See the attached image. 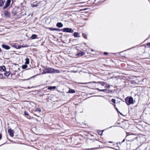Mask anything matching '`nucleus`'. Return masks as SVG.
<instances>
[{"label":"nucleus","mask_w":150,"mask_h":150,"mask_svg":"<svg viewBox=\"0 0 150 150\" xmlns=\"http://www.w3.org/2000/svg\"><path fill=\"white\" fill-rule=\"evenodd\" d=\"M125 102L128 105H130L134 103L135 101H134L133 98L131 96L127 97L125 99Z\"/></svg>","instance_id":"nucleus-1"},{"label":"nucleus","mask_w":150,"mask_h":150,"mask_svg":"<svg viewBox=\"0 0 150 150\" xmlns=\"http://www.w3.org/2000/svg\"><path fill=\"white\" fill-rule=\"evenodd\" d=\"M63 31L64 32L73 33L74 31L71 28H65L63 29Z\"/></svg>","instance_id":"nucleus-2"},{"label":"nucleus","mask_w":150,"mask_h":150,"mask_svg":"<svg viewBox=\"0 0 150 150\" xmlns=\"http://www.w3.org/2000/svg\"><path fill=\"white\" fill-rule=\"evenodd\" d=\"M11 0H7L6 1L5 6L3 7L4 9L10 6L11 3Z\"/></svg>","instance_id":"nucleus-3"},{"label":"nucleus","mask_w":150,"mask_h":150,"mask_svg":"<svg viewBox=\"0 0 150 150\" xmlns=\"http://www.w3.org/2000/svg\"><path fill=\"white\" fill-rule=\"evenodd\" d=\"M129 124L126 121H122V125L123 126V128L124 129H126L127 128Z\"/></svg>","instance_id":"nucleus-4"},{"label":"nucleus","mask_w":150,"mask_h":150,"mask_svg":"<svg viewBox=\"0 0 150 150\" xmlns=\"http://www.w3.org/2000/svg\"><path fill=\"white\" fill-rule=\"evenodd\" d=\"M8 132L9 134V135L11 137H13V130L11 129L8 128Z\"/></svg>","instance_id":"nucleus-5"},{"label":"nucleus","mask_w":150,"mask_h":150,"mask_svg":"<svg viewBox=\"0 0 150 150\" xmlns=\"http://www.w3.org/2000/svg\"><path fill=\"white\" fill-rule=\"evenodd\" d=\"M1 46L3 48H4L6 50H8L10 48V47L9 46L6 45L5 44H2Z\"/></svg>","instance_id":"nucleus-6"},{"label":"nucleus","mask_w":150,"mask_h":150,"mask_svg":"<svg viewBox=\"0 0 150 150\" xmlns=\"http://www.w3.org/2000/svg\"><path fill=\"white\" fill-rule=\"evenodd\" d=\"M4 14L5 16L7 17H9L10 13H9L7 11H4Z\"/></svg>","instance_id":"nucleus-7"},{"label":"nucleus","mask_w":150,"mask_h":150,"mask_svg":"<svg viewBox=\"0 0 150 150\" xmlns=\"http://www.w3.org/2000/svg\"><path fill=\"white\" fill-rule=\"evenodd\" d=\"M5 2V0H0V7L3 6Z\"/></svg>","instance_id":"nucleus-8"},{"label":"nucleus","mask_w":150,"mask_h":150,"mask_svg":"<svg viewBox=\"0 0 150 150\" xmlns=\"http://www.w3.org/2000/svg\"><path fill=\"white\" fill-rule=\"evenodd\" d=\"M84 54H85L84 52H81V51H80L78 54V55L79 56H82L83 55H84Z\"/></svg>","instance_id":"nucleus-9"},{"label":"nucleus","mask_w":150,"mask_h":150,"mask_svg":"<svg viewBox=\"0 0 150 150\" xmlns=\"http://www.w3.org/2000/svg\"><path fill=\"white\" fill-rule=\"evenodd\" d=\"M57 26L58 27H62L63 26V25L62 23H57Z\"/></svg>","instance_id":"nucleus-10"},{"label":"nucleus","mask_w":150,"mask_h":150,"mask_svg":"<svg viewBox=\"0 0 150 150\" xmlns=\"http://www.w3.org/2000/svg\"><path fill=\"white\" fill-rule=\"evenodd\" d=\"M4 74L6 76L8 77L9 76L10 74V73L8 71H6L4 73Z\"/></svg>","instance_id":"nucleus-11"},{"label":"nucleus","mask_w":150,"mask_h":150,"mask_svg":"<svg viewBox=\"0 0 150 150\" xmlns=\"http://www.w3.org/2000/svg\"><path fill=\"white\" fill-rule=\"evenodd\" d=\"M37 36L35 34L33 35L31 37V38L32 39H34L37 38Z\"/></svg>","instance_id":"nucleus-12"},{"label":"nucleus","mask_w":150,"mask_h":150,"mask_svg":"<svg viewBox=\"0 0 150 150\" xmlns=\"http://www.w3.org/2000/svg\"><path fill=\"white\" fill-rule=\"evenodd\" d=\"M69 92L70 93H74L75 92V91L74 90L69 89Z\"/></svg>","instance_id":"nucleus-13"},{"label":"nucleus","mask_w":150,"mask_h":150,"mask_svg":"<svg viewBox=\"0 0 150 150\" xmlns=\"http://www.w3.org/2000/svg\"><path fill=\"white\" fill-rule=\"evenodd\" d=\"M25 64H29V59L28 58H26L25 59Z\"/></svg>","instance_id":"nucleus-14"},{"label":"nucleus","mask_w":150,"mask_h":150,"mask_svg":"<svg viewBox=\"0 0 150 150\" xmlns=\"http://www.w3.org/2000/svg\"><path fill=\"white\" fill-rule=\"evenodd\" d=\"M54 72V69L51 68L48 69V72L49 73H52Z\"/></svg>","instance_id":"nucleus-15"},{"label":"nucleus","mask_w":150,"mask_h":150,"mask_svg":"<svg viewBox=\"0 0 150 150\" xmlns=\"http://www.w3.org/2000/svg\"><path fill=\"white\" fill-rule=\"evenodd\" d=\"M49 29L51 30H52V31H53V30H56V31H57V30H59V29H56V28H49Z\"/></svg>","instance_id":"nucleus-16"},{"label":"nucleus","mask_w":150,"mask_h":150,"mask_svg":"<svg viewBox=\"0 0 150 150\" xmlns=\"http://www.w3.org/2000/svg\"><path fill=\"white\" fill-rule=\"evenodd\" d=\"M74 35L75 37H79V34L77 32H75L74 33Z\"/></svg>","instance_id":"nucleus-17"},{"label":"nucleus","mask_w":150,"mask_h":150,"mask_svg":"<svg viewBox=\"0 0 150 150\" xmlns=\"http://www.w3.org/2000/svg\"><path fill=\"white\" fill-rule=\"evenodd\" d=\"M56 88V87L55 86H50L48 88V90H52L53 89H55Z\"/></svg>","instance_id":"nucleus-18"},{"label":"nucleus","mask_w":150,"mask_h":150,"mask_svg":"<svg viewBox=\"0 0 150 150\" xmlns=\"http://www.w3.org/2000/svg\"><path fill=\"white\" fill-rule=\"evenodd\" d=\"M105 83L104 82H99V85H101L102 86H104Z\"/></svg>","instance_id":"nucleus-19"},{"label":"nucleus","mask_w":150,"mask_h":150,"mask_svg":"<svg viewBox=\"0 0 150 150\" xmlns=\"http://www.w3.org/2000/svg\"><path fill=\"white\" fill-rule=\"evenodd\" d=\"M27 67L28 66L27 65H26L25 64V65H23L22 66V69H25L27 68Z\"/></svg>","instance_id":"nucleus-20"},{"label":"nucleus","mask_w":150,"mask_h":150,"mask_svg":"<svg viewBox=\"0 0 150 150\" xmlns=\"http://www.w3.org/2000/svg\"><path fill=\"white\" fill-rule=\"evenodd\" d=\"M21 47H22L21 46H16V48L17 49H20Z\"/></svg>","instance_id":"nucleus-21"},{"label":"nucleus","mask_w":150,"mask_h":150,"mask_svg":"<svg viewBox=\"0 0 150 150\" xmlns=\"http://www.w3.org/2000/svg\"><path fill=\"white\" fill-rule=\"evenodd\" d=\"M83 36L85 39H87V36L86 34H83Z\"/></svg>","instance_id":"nucleus-22"},{"label":"nucleus","mask_w":150,"mask_h":150,"mask_svg":"<svg viewBox=\"0 0 150 150\" xmlns=\"http://www.w3.org/2000/svg\"><path fill=\"white\" fill-rule=\"evenodd\" d=\"M111 101L114 103H115V100L114 99H112L111 100Z\"/></svg>","instance_id":"nucleus-23"},{"label":"nucleus","mask_w":150,"mask_h":150,"mask_svg":"<svg viewBox=\"0 0 150 150\" xmlns=\"http://www.w3.org/2000/svg\"><path fill=\"white\" fill-rule=\"evenodd\" d=\"M98 133L101 135H102L103 134V132L99 131Z\"/></svg>","instance_id":"nucleus-24"},{"label":"nucleus","mask_w":150,"mask_h":150,"mask_svg":"<svg viewBox=\"0 0 150 150\" xmlns=\"http://www.w3.org/2000/svg\"><path fill=\"white\" fill-rule=\"evenodd\" d=\"M119 144L118 143H117V147H117V148L116 149H117V150H119V146H118V144Z\"/></svg>","instance_id":"nucleus-25"},{"label":"nucleus","mask_w":150,"mask_h":150,"mask_svg":"<svg viewBox=\"0 0 150 150\" xmlns=\"http://www.w3.org/2000/svg\"><path fill=\"white\" fill-rule=\"evenodd\" d=\"M22 47H27V46L26 45H23V46H21Z\"/></svg>","instance_id":"nucleus-26"},{"label":"nucleus","mask_w":150,"mask_h":150,"mask_svg":"<svg viewBox=\"0 0 150 150\" xmlns=\"http://www.w3.org/2000/svg\"><path fill=\"white\" fill-rule=\"evenodd\" d=\"M147 46H150V42H149V43H148L147 44Z\"/></svg>","instance_id":"nucleus-27"},{"label":"nucleus","mask_w":150,"mask_h":150,"mask_svg":"<svg viewBox=\"0 0 150 150\" xmlns=\"http://www.w3.org/2000/svg\"><path fill=\"white\" fill-rule=\"evenodd\" d=\"M116 110H117V111H118V112H119L120 113L121 115H122V113L121 112H120L118 111V109H117V108H116Z\"/></svg>","instance_id":"nucleus-28"},{"label":"nucleus","mask_w":150,"mask_h":150,"mask_svg":"<svg viewBox=\"0 0 150 150\" xmlns=\"http://www.w3.org/2000/svg\"><path fill=\"white\" fill-rule=\"evenodd\" d=\"M105 89H103V90H100V91H105Z\"/></svg>","instance_id":"nucleus-29"},{"label":"nucleus","mask_w":150,"mask_h":150,"mask_svg":"<svg viewBox=\"0 0 150 150\" xmlns=\"http://www.w3.org/2000/svg\"><path fill=\"white\" fill-rule=\"evenodd\" d=\"M125 82L124 81L122 82V85L124 84V85H125Z\"/></svg>","instance_id":"nucleus-30"},{"label":"nucleus","mask_w":150,"mask_h":150,"mask_svg":"<svg viewBox=\"0 0 150 150\" xmlns=\"http://www.w3.org/2000/svg\"><path fill=\"white\" fill-rule=\"evenodd\" d=\"M104 54H107L108 53L106 52H104Z\"/></svg>","instance_id":"nucleus-31"},{"label":"nucleus","mask_w":150,"mask_h":150,"mask_svg":"<svg viewBox=\"0 0 150 150\" xmlns=\"http://www.w3.org/2000/svg\"><path fill=\"white\" fill-rule=\"evenodd\" d=\"M56 71H57V73H59V70H57Z\"/></svg>","instance_id":"nucleus-32"},{"label":"nucleus","mask_w":150,"mask_h":150,"mask_svg":"<svg viewBox=\"0 0 150 150\" xmlns=\"http://www.w3.org/2000/svg\"><path fill=\"white\" fill-rule=\"evenodd\" d=\"M25 114L26 115H28V114L26 113L25 112Z\"/></svg>","instance_id":"nucleus-33"},{"label":"nucleus","mask_w":150,"mask_h":150,"mask_svg":"<svg viewBox=\"0 0 150 150\" xmlns=\"http://www.w3.org/2000/svg\"><path fill=\"white\" fill-rule=\"evenodd\" d=\"M1 134H0V139H1Z\"/></svg>","instance_id":"nucleus-34"},{"label":"nucleus","mask_w":150,"mask_h":150,"mask_svg":"<svg viewBox=\"0 0 150 150\" xmlns=\"http://www.w3.org/2000/svg\"><path fill=\"white\" fill-rule=\"evenodd\" d=\"M2 51H1V48H0V52H1Z\"/></svg>","instance_id":"nucleus-35"},{"label":"nucleus","mask_w":150,"mask_h":150,"mask_svg":"<svg viewBox=\"0 0 150 150\" xmlns=\"http://www.w3.org/2000/svg\"><path fill=\"white\" fill-rule=\"evenodd\" d=\"M81 83V84H86V83Z\"/></svg>","instance_id":"nucleus-36"},{"label":"nucleus","mask_w":150,"mask_h":150,"mask_svg":"<svg viewBox=\"0 0 150 150\" xmlns=\"http://www.w3.org/2000/svg\"><path fill=\"white\" fill-rule=\"evenodd\" d=\"M126 134H127V136H128V135H129V134H127V133H126Z\"/></svg>","instance_id":"nucleus-37"},{"label":"nucleus","mask_w":150,"mask_h":150,"mask_svg":"<svg viewBox=\"0 0 150 150\" xmlns=\"http://www.w3.org/2000/svg\"><path fill=\"white\" fill-rule=\"evenodd\" d=\"M125 141V140L124 139L123 140H122V142H124Z\"/></svg>","instance_id":"nucleus-38"},{"label":"nucleus","mask_w":150,"mask_h":150,"mask_svg":"<svg viewBox=\"0 0 150 150\" xmlns=\"http://www.w3.org/2000/svg\"><path fill=\"white\" fill-rule=\"evenodd\" d=\"M110 142V143H112V142Z\"/></svg>","instance_id":"nucleus-39"},{"label":"nucleus","mask_w":150,"mask_h":150,"mask_svg":"<svg viewBox=\"0 0 150 150\" xmlns=\"http://www.w3.org/2000/svg\"><path fill=\"white\" fill-rule=\"evenodd\" d=\"M125 86H126V84H125Z\"/></svg>","instance_id":"nucleus-40"},{"label":"nucleus","mask_w":150,"mask_h":150,"mask_svg":"<svg viewBox=\"0 0 150 150\" xmlns=\"http://www.w3.org/2000/svg\"><path fill=\"white\" fill-rule=\"evenodd\" d=\"M91 51H93V50H91Z\"/></svg>","instance_id":"nucleus-41"}]
</instances>
